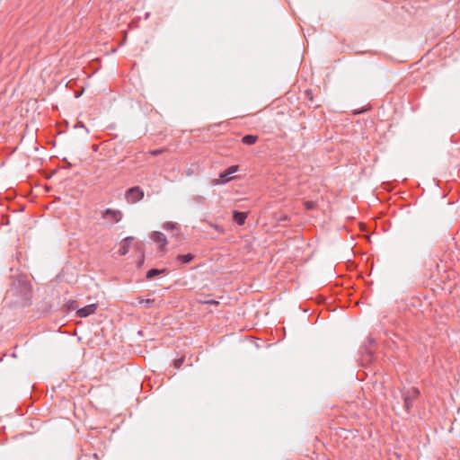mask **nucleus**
<instances>
[{
	"instance_id": "f257e3e1",
	"label": "nucleus",
	"mask_w": 460,
	"mask_h": 460,
	"mask_svg": "<svg viewBox=\"0 0 460 460\" xmlns=\"http://www.w3.org/2000/svg\"><path fill=\"white\" fill-rule=\"evenodd\" d=\"M101 217L111 225L120 222L123 218V212L119 209L106 208L101 211Z\"/></svg>"
},
{
	"instance_id": "f03ea898",
	"label": "nucleus",
	"mask_w": 460,
	"mask_h": 460,
	"mask_svg": "<svg viewBox=\"0 0 460 460\" xmlns=\"http://www.w3.org/2000/svg\"><path fill=\"white\" fill-rule=\"evenodd\" d=\"M144 198V191L138 186L131 187L125 192V199L129 204H134Z\"/></svg>"
},
{
	"instance_id": "7ed1b4c3",
	"label": "nucleus",
	"mask_w": 460,
	"mask_h": 460,
	"mask_svg": "<svg viewBox=\"0 0 460 460\" xmlns=\"http://www.w3.org/2000/svg\"><path fill=\"white\" fill-rule=\"evenodd\" d=\"M420 392L417 388L411 387L402 394L404 408L407 411H410L413 405V402L419 397Z\"/></svg>"
},
{
	"instance_id": "20e7f679",
	"label": "nucleus",
	"mask_w": 460,
	"mask_h": 460,
	"mask_svg": "<svg viewBox=\"0 0 460 460\" xmlns=\"http://www.w3.org/2000/svg\"><path fill=\"white\" fill-rule=\"evenodd\" d=\"M238 168H239L238 165H232L230 167H228L226 171H225L219 174L218 179L213 180V184L218 185V184L228 182L231 180V178H228V176L232 173L236 172L238 171Z\"/></svg>"
},
{
	"instance_id": "39448f33",
	"label": "nucleus",
	"mask_w": 460,
	"mask_h": 460,
	"mask_svg": "<svg viewBox=\"0 0 460 460\" xmlns=\"http://www.w3.org/2000/svg\"><path fill=\"white\" fill-rule=\"evenodd\" d=\"M98 305L96 304L88 305L83 308H80L76 311V315L80 318L87 317L95 313Z\"/></svg>"
},
{
	"instance_id": "423d86ee",
	"label": "nucleus",
	"mask_w": 460,
	"mask_h": 460,
	"mask_svg": "<svg viewBox=\"0 0 460 460\" xmlns=\"http://www.w3.org/2000/svg\"><path fill=\"white\" fill-rule=\"evenodd\" d=\"M150 237L154 242L160 244L161 249H164L167 244L166 237L161 232L155 231L151 234Z\"/></svg>"
},
{
	"instance_id": "0eeeda50",
	"label": "nucleus",
	"mask_w": 460,
	"mask_h": 460,
	"mask_svg": "<svg viewBox=\"0 0 460 460\" xmlns=\"http://www.w3.org/2000/svg\"><path fill=\"white\" fill-rule=\"evenodd\" d=\"M247 215L244 212L234 211L233 219L238 226H243L245 223Z\"/></svg>"
},
{
	"instance_id": "6e6552de",
	"label": "nucleus",
	"mask_w": 460,
	"mask_h": 460,
	"mask_svg": "<svg viewBox=\"0 0 460 460\" xmlns=\"http://www.w3.org/2000/svg\"><path fill=\"white\" fill-rule=\"evenodd\" d=\"M132 241H133V237H127V238H125L122 241L120 248H119V254L120 255H125V254L128 253L129 246H130V243H131Z\"/></svg>"
},
{
	"instance_id": "1a4fd4ad",
	"label": "nucleus",
	"mask_w": 460,
	"mask_h": 460,
	"mask_svg": "<svg viewBox=\"0 0 460 460\" xmlns=\"http://www.w3.org/2000/svg\"><path fill=\"white\" fill-rule=\"evenodd\" d=\"M257 140H258V137L254 136V135H246L242 138V142L244 145H248V146L254 145L257 142Z\"/></svg>"
},
{
	"instance_id": "9d476101",
	"label": "nucleus",
	"mask_w": 460,
	"mask_h": 460,
	"mask_svg": "<svg viewBox=\"0 0 460 460\" xmlns=\"http://www.w3.org/2000/svg\"><path fill=\"white\" fill-rule=\"evenodd\" d=\"M165 271H166L165 269H163V270L152 269L147 271L146 279H151L155 278V276L164 273Z\"/></svg>"
},
{
	"instance_id": "9b49d317",
	"label": "nucleus",
	"mask_w": 460,
	"mask_h": 460,
	"mask_svg": "<svg viewBox=\"0 0 460 460\" xmlns=\"http://www.w3.org/2000/svg\"><path fill=\"white\" fill-rule=\"evenodd\" d=\"M137 305H144L145 307L149 308L155 303V299H144L141 296L137 298Z\"/></svg>"
},
{
	"instance_id": "f8f14e48",
	"label": "nucleus",
	"mask_w": 460,
	"mask_h": 460,
	"mask_svg": "<svg viewBox=\"0 0 460 460\" xmlns=\"http://www.w3.org/2000/svg\"><path fill=\"white\" fill-rule=\"evenodd\" d=\"M193 258H194V256L191 253H187L184 255H178L177 261H179L182 263H189L192 261Z\"/></svg>"
},
{
	"instance_id": "ddd939ff",
	"label": "nucleus",
	"mask_w": 460,
	"mask_h": 460,
	"mask_svg": "<svg viewBox=\"0 0 460 460\" xmlns=\"http://www.w3.org/2000/svg\"><path fill=\"white\" fill-rule=\"evenodd\" d=\"M163 228L166 231H172L177 228V224L173 222H165L163 225Z\"/></svg>"
},
{
	"instance_id": "4468645a",
	"label": "nucleus",
	"mask_w": 460,
	"mask_h": 460,
	"mask_svg": "<svg viewBox=\"0 0 460 460\" xmlns=\"http://www.w3.org/2000/svg\"><path fill=\"white\" fill-rule=\"evenodd\" d=\"M304 206L307 210H313L316 208V202L314 201H305Z\"/></svg>"
},
{
	"instance_id": "2eb2a0df",
	"label": "nucleus",
	"mask_w": 460,
	"mask_h": 460,
	"mask_svg": "<svg viewBox=\"0 0 460 460\" xmlns=\"http://www.w3.org/2000/svg\"><path fill=\"white\" fill-rule=\"evenodd\" d=\"M183 362H184V358H181L175 359L173 362V365L176 368H180L181 367V365L183 364Z\"/></svg>"
},
{
	"instance_id": "dca6fc26",
	"label": "nucleus",
	"mask_w": 460,
	"mask_h": 460,
	"mask_svg": "<svg viewBox=\"0 0 460 460\" xmlns=\"http://www.w3.org/2000/svg\"><path fill=\"white\" fill-rule=\"evenodd\" d=\"M164 152H165V149L161 148V149L151 150L149 153H150V155L156 156L158 155L163 154Z\"/></svg>"
},
{
	"instance_id": "f3484780",
	"label": "nucleus",
	"mask_w": 460,
	"mask_h": 460,
	"mask_svg": "<svg viewBox=\"0 0 460 460\" xmlns=\"http://www.w3.org/2000/svg\"><path fill=\"white\" fill-rule=\"evenodd\" d=\"M200 303L213 305H217L219 304L218 301H217V300H206V301H200Z\"/></svg>"
},
{
	"instance_id": "a211bd4d",
	"label": "nucleus",
	"mask_w": 460,
	"mask_h": 460,
	"mask_svg": "<svg viewBox=\"0 0 460 460\" xmlns=\"http://www.w3.org/2000/svg\"><path fill=\"white\" fill-rule=\"evenodd\" d=\"M210 226H211L214 229H216L217 231L221 232V233L223 232V227H222V226H220L213 225V224H210Z\"/></svg>"
}]
</instances>
